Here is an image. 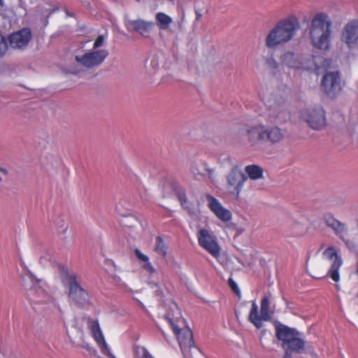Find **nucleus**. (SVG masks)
Returning <instances> with one entry per match:
<instances>
[{
  "label": "nucleus",
  "instance_id": "nucleus-1",
  "mask_svg": "<svg viewBox=\"0 0 358 358\" xmlns=\"http://www.w3.org/2000/svg\"><path fill=\"white\" fill-rule=\"evenodd\" d=\"M332 21L328 14L317 13L308 27L309 37L313 48L328 51L331 48Z\"/></svg>",
  "mask_w": 358,
  "mask_h": 358
},
{
  "label": "nucleus",
  "instance_id": "nucleus-2",
  "mask_svg": "<svg viewBox=\"0 0 358 358\" xmlns=\"http://www.w3.org/2000/svg\"><path fill=\"white\" fill-rule=\"evenodd\" d=\"M300 27L299 20L293 15L280 20L266 37V46L268 48H274L287 43L293 38Z\"/></svg>",
  "mask_w": 358,
  "mask_h": 358
},
{
  "label": "nucleus",
  "instance_id": "nucleus-3",
  "mask_svg": "<svg viewBox=\"0 0 358 358\" xmlns=\"http://www.w3.org/2000/svg\"><path fill=\"white\" fill-rule=\"evenodd\" d=\"M61 280L64 286L68 287V296L72 302L81 308H87L91 302L88 292L82 287L80 280L78 274L63 268L60 273Z\"/></svg>",
  "mask_w": 358,
  "mask_h": 358
},
{
  "label": "nucleus",
  "instance_id": "nucleus-4",
  "mask_svg": "<svg viewBox=\"0 0 358 358\" xmlns=\"http://www.w3.org/2000/svg\"><path fill=\"white\" fill-rule=\"evenodd\" d=\"M275 336L285 346L294 351V353H302L306 347V342L301 337V333L294 328L278 323L275 325Z\"/></svg>",
  "mask_w": 358,
  "mask_h": 358
},
{
  "label": "nucleus",
  "instance_id": "nucleus-5",
  "mask_svg": "<svg viewBox=\"0 0 358 358\" xmlns=\"http://www.w3.org/2000/svg\"><path fill=\"white\" fill-rule=\"evenodd\" d=\"M248 176L245 175L238 166H234L227 176V189L229 193L235 196L237 201L241 199V192Z\"/></svg>",
  "mask_w": 358,
  "mask_h": 358
},
{
  "label": "nucleus",
  "instance_id": "nucleus-6",
  "mask_svg": "<svg viewBox=\"0 0 358 358\" xmlns=\"http://www.w3.org/2000/svg\"><path fill=\"white\" fill-rule=\"evenodd\" d=\"M270 300L268 296H264L261 301L260 315L258 312V306L254 301L250 309L248 320L254 324V326L260 329L263 326L262 321H268L271 320V314L269 313Z\"/></svg>",
  "mask_w": 358,
  "mask_h": 358
},
{
  "label": "nucleus",
  "instance_id": "nucleus-7",
  "mask_svg": "<svg viewBox=\"0 0 358 358\" xmlns=\"http://www.w3.org/2000/svg\"><path fill=\"white\" fill-rule=\"evenodd\" d=\"M199 245L210 254L213 257L217 258L220 255L221 248L217 243L216 236L210 234L209 231L201 228L196 233Z\"/></svg>",
  "mask_w": 358,
  "mask_h": 358
},
{
  "label": "nucleus",
  "instance_id": "nucleus-8",
  "mask_svg": "<svg viewBox=\"0 0 358 358\" xmlns=\"http://www.w3.org/2000/svg\"><path fill=\"white\" fill-rule=\"evenodd\" d=\"M322 91L329 98H336L341 92V79L338 71L324 75L321 82Z\"/></svg>",
  "mask_w": 358,
  "mask_h": 358
},
{
  "label": "nucleus",
  "instance_id": "nucleus-9",
  "mask_svg": "<svg viewBox=\"0 0 358 358\" xmlns=\"http://www.w3.org/2000/svg\"><path fill=\"white\" fill-rule=\"evenodd\" d=\"M108 55L107 50H96L89 51L83 55H76L75 59L81 66L90 69L100 65Z\"/></svg>",
  "mask_w": 358,
  "mask_h": 358
},
{
  "label": "nucleus",
  "instance_id": "nucleus-10",
  "mask_svg": "<svg viewBox=\"0 0 358 358\" xmlns=\"http://www.w3.org/2000/svg\"><path fill=\"white\" fill-rule=\"evenodd\" d=\"M301 117L313 129L320 130L326 125L325 113L321 106L303 111Z\"/></svg>",
  "mask_w": 358,
  "mask_h": 358
},
{
  "label": "nucleus",
  "instance_id": "nucleus-11",
  "mask_svg": "<svg viewBox=\"0 0 358 358\" xmlns=\"http://www.w3.org/2000/svg\"><path fill=\"white\" fill-rule=\"evenodd\" d=\"M341 39L349 49L358 50V20H351L345 24Z\"/></svg>",
  "mask_w": 358,
  "mask_h": 358
},
{
  "label": "nucleus",
  "instance_id": "nucleus-12",
  "mask_svg": "<svg viewBox=\"0 0 358 358\" xmlns=\"http://www.w3.org/2000/svg\"><path fill=\"white\" fill-rule=\"evenodd\" d=\"M323 255L329 260L332 261L327 275L335 282L340 280L339 269L343 264V259L336 248L333 246L327 248L323 252Z\"/></svg>",
  "mask_w": 358,
  "mask_h": 358
},
{
  "label": "nucleus",
  "instance_id": "nucleus-13",
  "mask_svg": "<svg viewBox=\"0 0 358 358\" xmlns=\"http://www.w3.org/2000/svg\"><path fill=\"white\" fill-rule=\"evenodd\" d=\"M125 27L129 31H135L144 38H150L155 22L142 19L129 20L125 22Z\"/></svg>",
  "mask_w": 358,
  "mask_h": 358
},
{
  "label": "nucleus",
  "instance_id": "nucleus-14",
  "mask_svg": "<svg viewBox=\"0 0 358 358\" xmlns=\"http://www.w3.org/2000/svg\"><path fill=\"white\" fill-rule=\"evenodd\" d=\"M208 201L209 209L216 215V217L223 222H229L232 218L231 212L224 208L222 203L213 196L210 194L206 195Z\"/></svg>",
  "mask_w": 358,
  "mask_h": 358
},
{
  "label": "nucleus",
  "instance_id": "nucleus-15",
  "mask_svg": "<svg viewBox=\"0 0 358 358\" xmlns=\"http://www.w3.org/2000/svg\"><path fill=\"white\" fill-rule=\"evenodd\" d=\"M88 322L90 324L92 336L96 343L101 348L103 353L107 355L110 358H115L113 355L110 353V349L105 341L99 321L97 320H94L91 318H88Z\"/></svg>",
  "mask_w": 358,
  "mask_h": 358
},
{
  "label": "nucleus",
  "instance_id": "nucleus-16",
  "mask_svg": "<svg viewBox=\"0 0 358 358\" xmlns=\"http://www.w3.org/2000/svg\"><path fill=\"white\" fill-rule=\"evenodd\" d=\"M31 38L29 28L22 29L8 36L9 44L13 48H22L28 45Z\"/></svg>",
  "mask_w": 358,
  "mask_h": 358
},
{
  "label": "nucleus",
  "instance_id": "nucleus-17",
  "mask_svg": "<svg viewBox=\"0 0 358 358\" xmlns=\"http://www.w3.org/2000/svg\"><path fill=\"white\" fill-rule=\"evenodd\" d=\"M174 334L177 336L180 345L192 346L194 344L193 334L189 329H180L172 319L167 318Z\"/></svg>",
  "mask_w": 358,
  "mask_h": 358
},
{
  "label": "nucleus",
  "instance_id": "nucleus-18",
  "mask_svg": "<svg viewBox=\"0 0 358 358\" xmlns=\"http://www.w3.org/2000/svg\"><path fill=\"white\" fill-rule=\"evenodd\" d=\"M27 296L33 304L50 303L53 301V298L38 286H35L29 289Z\"/></svg>",
  "mask_w": 358,
  "mask_h": 358
},
{
  "label": "nucleus",
  "instance_id": "nucleus-19",
  "mask_svg": "<svg viewBox=\"0 0 358 358\" xmlns=\"http://www.w3.org/2000/svg\"><path fill=\"white\" fill-rule=\"evenodd\" d=\"M265 125L259 124L247 129V138L251 145L264 141Z\"/></svg>",
  "mask_w": 358,
  "mask_h": 358
},
{
  "label": "nucleus",
  "instance_id": "nucleus-20",
  "mask_svg": "<svg viewBox=\"0 0 358 358\" xmlns=\"http://www.w3.org/2000/svg\"><path fill=\"white\" fill-rule=\"evenodd\" d=\"M324 223L331 228L337 236L341 237L343 233L346 232L347 227L345 223H343L336 219L331 213H326L323 216Z\"/></svg>",
  "mask_w": 358,
  "mask_h": 358
},
{
  "label": "nucleus",
  "instance_id": "nucleus-21",
  "mask_svg": "<svg viewBox=\"0 0 358 358\" xmlns=\"http://www.w3.org/2000/svg\"><path fill=\"white\" fill-rule=\"evenodd\" d=\"M191 172L195 177L208 176L209 179H213L214 169L209 168L205 162L194 163L192 166Z\"/></svg>",
  "mask_w": 358,
  "mask_h": 358
},
{
  "label": "nucleus",
  "instance_id": "nucleus-22",
  "mask_svg": "<svg viewBox=\"0 0 358 358\" xmlns=\"http://www.w3.org/2000/svg\"><path fill=\"white\" fill-rule=\"evenodd\" d=\"M283 138V133L278 127H273L267 129L265 127L264 141H270L276 143L282 141Z\"/></svg>",
  "mask_w": 358,
  "mask_h": 358
},
{
  "label": "nucleus",
  "instance_id": "nucleus-23",
  "mask_svg": "<svg viewBox=\"0 0 358 358\" xmlns=\"http://www.w3.org/2000/svg\"><path fill=\"white\" fill-rule=\"evenodd\" d=\"M134 253L139 261L143 262L141 266L145 271L150 274H153L156 272V269L150 262L149 257L147 255L142 253V252L138 248H135L134 250Z\"/></svg>",
  "mask_w": 358,
  "mask_h": 358
},
{
  "label": "nucleus",
  "instance_id": "nucleus-24",
  "mask_svg": "<svg viewBox=\"0 0 358 358\" xmlns=\"http://www.w3.org/2000/svg\"><path fill=\"white\" fill-rule=\"evenodd\" d=\"M245 171L248 176L252 180L260 179L263 177L264 170L263 169L256 164H251L246 166Z\"/></svg>",
  "mask_w": 358,
  "mask_h": 358
},
{
  "label": "nucleus",
  "instance_id": "nucleus-25",
  "mask_svg": "<svg viewBox=\"0 0 358 358\" xmlns=\"http://www.w3.org/2000/svg\"><path fill=\"white\" fill-rule=\"evenodd\" d=\"M157 25L159 29H167L172 22V18L164 13L159 12L155 15Z\"/></svg>",
  "mask_w": 358,
  "mask_h": 358
},
{
  "label": "nucleus",
  "instance_id": "nucleus-26",
  "mask_svg": "<svg viewBox=\"0 0 358 358\" xmlns=\"http://www.w3.org/2000/svg\"><path fill=\"white\" fill-rule=\"evenodd\" d=\"M167 246L163 238L160 236L156 237L154 251L163 257L167 255Z\"/></svg>",
  "mask_w": 358,
  "mask_h": 358
},
{
  "label": "nucleus",
  "instance_id": "nucleus-27",
  "mask_svg": "<svg viewBox=\"0 0 358 358\" xmlns=\"http://www.w3.org/2000/svg\"><path fill=\"white\" fill-rule=\"evenodd\" d=\"M295 56L293 53H287L285 55L284 57V62L287 63V64L294 69H310L312 68L311 66H302L299 62H296L294 60Z\"/></svg>",
  "mask_w": 358,
  "mask_h": 358
},
{
  "label": "nucleus",
  "instance_id": "nucleus-28",
  "mask_svg": "<svg viewBox=\"0 0 358 358\" xmlns=\"http://www.w3.org/2000/svg\"><path fill=\"white\" fill-rule=\"evenodd\" d=\"M134 353L136 358H155L144 346H136Z\"/></svg>",
  "mask_w": 358,
  "mask_h": 358
},
{
  "label": "nucleus",
  "instance_id": "nucleus-29",
  "mask_svg": "<svg viewBox=\"0 0 358 358\" xmlns=\"http://www.w3.org/2000/svg\"><path fill=\"white\" fill-rule=\"evenodd\" d=\"M176 194L182 208L189 211V203L187 201L185 192L183 189H180L176 192Z\"/></svg>",
  "mask_w": 358,
  "mask_h": 358
},
{
  "label": "nucleus",
  "instance_id": "nucleus-30",
  "mask_svg": "<svg viewBox=\"0 0 358 358\" xmlns=\"http://www.w3.org/2000/svg\"><path fill=\"white\" fill-rule=\"evenodd\" d=\"M266 64L269 66L271 69L273 71V73L278 69V63L274 59L273 56L271 57H268L266 59Z\"/></svg>",
  "mask_w": 358,
  "mask_h": 358
},
{
  "label": "nucleus",
  "instance_id": "nucleus-31",
  "mask_svg": "<svg viewBox=\"0 0 358 358\" xmlns=\"http://www.w3.org/2000/svg\"><path fill=\"white\" fill-rule=\"evenodd\" d=\"M8 50V44L6 38L3 36L0 38V57H2Z\"/></svg>",
  "mask_w": 358,
  "mask_h": 358
},
{
  "label": "nucleus",
  "instance_id": "nucleus-32",
  "mask_svg": "<svg viewBox=\"0 0 358 358\" xmlns=\"http://www.w3.org/2000/svg\"><path fill=\"white\" fill-rule=\"evenodd\" d=\"M229 285L231 287V289L233 290V292L238 296L241 294V291L238 288V285L235 281H234L231 278H229Z\"/></svg>",
  "mask_w": 358,
  "mask_h": 358
},
{
  "label": "nucleus",
  "instance_id": "nucleus-33",
  "mask_svg": "<svg viewBox=\"0 0 358 358\" xmlns=\"http://www.w3.org/2000/svg\"><path fill=\"white\" fill-rule=\"evenodd\" d=\"M104 43V36L103 35H99L95 40L94 45H93V49H97L98 48L103 45Z\"/></svg>",
  "mask_w": 358,
  "mask_h": 358
},
{
  "label": "nucleus",
  "instance_id": "nucleus-34",
  "mask_svg": "<svg viewBox=\"0 0 358 358\" xmlns=\"http://www.w3.org/2000/svg\"><path fill=\"white\" fill-rule=\"evenodd\" d=\"M282 348L285 350L284 358H292V353L294 352V351L285 346H282Z\"/></svg>",
  "mask_w": 358,
  "mask_h": 358
},
{
  "label": "nucleus",
  "instance_id": "nucleus-35",
  "mask_svg": "<svg viewBox=\"0 0 358 358\" xmlns=\"http://www.w3.org/2000/svg\"><path fill=\"white\" fill-rule=\"evenodd\" d=\"M196 19L197 20H199L200 19V17H201V14L196 11Z\"/></svg>",
  "mask_w": 358,
  "mask_h": 358
},
{
  "label": "nucleus",
  "instance_id": "nucleus-36",
  "mask_svg": "<svg viewBox=\"0 0 358 358\" xmlns=\"http://www.w3.org/2000/svg\"><path fill=\"white\" fill-rule=\"evenodd\" d=\"M356 273H357V275H358V259H357V263Z\"/></svg>",
  "mask_w": 358,
  "mask_h": 358
},
{
  "label": "nucleus",
  "instance_id": "nucleus-37",
  "mask_svg": "<svg viewBox=\"0 0 358 358\" xmlns=\"http://www.w3.org/2000/svg\"><path fill=\"white\" fill-rule=\"evenodd\" d=\"M315 70H318L319 69V66H317V65L315 66V67L313 68Z\"/></svg>",
  "mask_w": 358,
  "mask_h": 358
},
{
  "label": "nucleus",
  "instance_id": "nucleus-38",
  "mask_svg": "<svg viewBox=\"0 0 358 358\" xmlns=\"http://www.w3.org/2000/svg\"><path fill=\"white\" fill-rule=\"evenodd\" d=\"M0 5H2V0H0Z\"/></svg>",
  "mask_w": 358,
  "mask_h": 358
}]
</instances>
